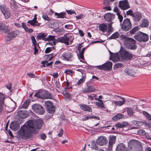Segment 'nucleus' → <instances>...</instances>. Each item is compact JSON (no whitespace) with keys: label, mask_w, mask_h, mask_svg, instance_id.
Returning <instances> with one entry per match:
<instances>
[{"label":"nucleus","mask_w":151,"mask_h":151,"mask_svg":"<svg viewBox=\"0 0 151 151\" xmlns=\"http://www.w3.org/2000/svg\"><path fill=\"white\" fill-rule=\"evenodd\" d=\"M31 39L34 46H35V45H37V42L34 36H31Z\"/></svg>","instance_id":"obj_51"},{"label":"nucleus","mask_w":151,"mask_h":151,"mask_svg":"<svg viewBox=\"0 0 151 151\" xmlns=\"http://www.w3.org/2000/svg\"><path fill=\"white\" fill-rule=\"evenodd\" d=\"M127 15H130L133 17L134 13H133V12L132 10L130 9L127 12Z\"/></svg>","instance_id":"obj_53"},{"label":"nucleus","mask_w":151,"mask_h":151,"mask_svg":"<svg viewBox=\"0 0 151 151\" xmlns=\"http://www.w3.org/2000/svg\"><path fill=\"white\" fill-rule=\"evenodd\" d=\"M119 36V34L118 32H115L109 37L110 39H115L118 38Z\"/></svg>","instance_id":"obj_40"},{"label":"nucleus","mask_w":151,"mask_h":151,"mask_svg":"<svg viewBox=\"0 0 151 151\" xmlns=\"http://www.w3.org/2000/svg\"><path fill=\"white\" fill-rule=\"evenodd\" d=\"M133 123L136 126H139V124H143L142 122L140 121L137 122L135 121H133Z\"/></svg>","instance_id":"obj_54"},{"label":"nucleus","mask_w":151,"mask_h":151,"mask_svg":"<svg viewBox=\"0 0 151 151\" xmlns=\"http://www.w3.org/2000/svg\"><path fill=\"white\" fill-rule=\"evenodd\" d=\"M80 107L84 111H88L89 112L92 111V109L89 106L83 104L81 105Z\"/></svg>","instance_id":"obj_31"},{"label":"nucleus","mask_w":151,"mask_h":151,"mask_svg":"<svg viewBox=\"0 0 151 151\" xmlns=\"http://www.w3.org/2000/svg\"><path fill=\"white\" fill-rule=\"evenodd\" d=\"M26 32L29 33H32L33 31V29L31 28H28L27 27L25 30Z\"/></svg>","instance_id":"obj_62"},{"label":"nucleus","mask_w":151,"mask_h":151,"mask_svg":"<svg viewBox=\"0 0 151 151\" xmlns=\"http://www.w3.org/2000/svg\"><path fill=\"white\" fill-rule=\"evenodd\" d=\"M42 122L40 119L28 121L21 127L18 132L19 136L25 140L30 138L33 134L37 133L38 130L41 128Z\"/></svg>","instance_id":"obj_1"},{"label":"nucleus","mask_w":151,"mask_h":151,"mask_svg":"<svg viewBox=\"0 0 151 151\" xmlns=\"http://www.w3.org/2000/svg\"><path fill=\"white\" fill-rule=\"evenodd\" d=\"M66 13L64 12H61L60 13H58L56 12L55 13V15L57 16L58 18H64L65 17Z\"/></svg>","instance_id":"obj_39"},{"label":"nucleus","mask_w":151,"mask_h":151,"mask_svg":"<svg viewBox=\"0 0 151 151\" xmlns=\"http://www.w3.org/2000/svg\"><path fill=\"white\" fill-rule=\"evenodd\" d=\"M62 57L64 60L67 61H72L73 58V55L70 52H67L64 53L62 55Z\"/></svg>","instance_id":"obj_17"},{"label":"nucleus","mask_w":151,"mask_h":151,"mask_svg":"<svg viewBox=\"0 0 151 151\" xmlns=\"http://www.w3.org/2000/svg\"><path fill=\"white\" fill-rule=\"evenodd\" d=\"M48 24L50 28H53L54 27V23L53 21H51L50 18L48 17Z\"/></svg>","instance_id":"obj_45"},{"label":"nucleus","mask_w":151,"mask_h":151,"mask_svg":"<svg viewBox=\"0 0 151 151\" xmlns=\"http://www.w3.org/2000/svg\"><path fill=\"white\" fill-rule=\"evenodd\" d=\"M20 34V32L17 30H15L10 32L7 35L6 37V40L7 41H10L19 35Z\"/></svg>","instance_id":"obj_13"},{"label":"nucleus","mask_w":151,"mask_h":151,"mask_svg":"<svg viewBox=\"0 0 151 151\" xmlns=\"http://www.w3.org/2000/svg\"><path fill=\"white\" fill-rule=\"evenodd\" d=\"M91 147L92 149H94L95 150H97L98 149V147L94 142H93L91 144Z\"/></svg>","instance_id":"obj_49"},{"label":"nucleus","mask_w":151,"mask_h":151,"mask_svg":"<svg viewBox=\"0 0 151 151\" xmlns=\"http://www.w3.org/2000/svg\"><path fill=\"white\" fill-rule=\"evenodd\" d=\"M119 7L122 10H126L130 8L129 3L127 0L120 1Z\"/></svg>","instance_id":"obj_11"},{"label":"nucleus","mask_w":151,"mask_h":151,"mask_svg":"<svg viewBox=\"0 0 151 151\" xmlns=\"http://www.w3.org/2000/svg\"><path fill=\"white\" fill-rule=\"evenodd\" d=\"M120 9L116 6H115L114 8V12L116 13V14L118 16V18L119 19L120 22H121L123 19V17L121 15L120 13Z\"/></svg>","instance_id":"obj_24"},{"label":"nucleus","mask_w":151,"mask_h":151,"mask_svg":"<svg viewBox=\"0 0 151 151\" xmlns=\"http://www.w3.org/2000/svg\"><path fill=\"white\" fill-rule=\"evenodd\" d=\"M30 100L28 99L22 105V107L24 109H26L29 106Z\"/></svg>","instance_id":"obj_41"},{"label":"nucleus","mask_w":151,"mask_h":151,"mask_svg":"<svg viewBox=\"0 0 151 151\" xmlns=\"http://www.w3.org/2000/svg\"><path fill=\"white\" fill-rule=\"evenodd\" d=\"M86 77V76H84L80 79L77 82V84L79 85L81 84L85 80Z\"/></svg>","instance_id":"obj_48"},{"label":"nucleus","mask_w":151,"mask_h":151,"mask_svg":"<svg viewBox=\"0 0 151 151\" xmlns=\"http://www.w3.org/2000/svg\"><path fill=\"white\" fill-rule=\"evenodd\" d=\"M96 90L94 87L92 86H88L83 90L82 92L84 93H88L94 92Z\"/></svg>","instance_id":"obj_20"},{"label":"nucleus","mask_w":151,"mask_h":151,"mask_svg":"<svg viewBox=\"0 0 151 151\" xmlns=\"http://www.w3.org/2000/svg\"><path fill=\"white\" fill-rule=\"evenodd\" d=\"M86 47H84L82 48L81 50L79 51V54L78 55V56L79 59H82L83 60H84V58L83 56V52L85 50H86Z\"/></svg>","instance_id":"obj_29"},{"label":"nucleus","mask_w":151,"mask_h":151,"mask_svg":"<svg viewBox=\"0 0 151 151\" xmlns=\"http://www.w3.org/2000/svg\"><path fill=\"white\" fill-rule=\"evenodd\" d=\"M132 27V24L129 19L127 18L124 19L122 26V29L124 31H127Z\"/></svg>","instance_id":"obj_9"},{"label":"nucleus","mask_w":151,"mask_h":151,"mask_svg":"<svg viewBox=\"0 0 151 151\" xmlns=\"http://www.w3.org/2000/svg\"><path fill=\"white\" fill-rule=\"evenodd\" d=\"M149 25V22L148 21L144 19L142 21V24L140 25L141 27H145L148 26Z\"/></svg>","instance_id":"obj_38"},{"label":"nucleus","mask_w":151,"mask_h":151,"mask_svg":"<svg viewBox=\"0 0 151 151\" xmlns=\"http://www.w3.org/2000/svg\"><path fill=\"white\" fill-rule=\"evenodd\" d=\"M5 99L4 95L2 93H0V113L2 109V106L4 103V100Z\"/></svg>","instance_id":"obj_27"},{"label":"nucleus","mask_w":151,"mask_h":151,"mask_svg":"<svg viewBox=\"0 0 151 151\" xmlns=\"http://www.w3.org/2000/svg\"><path fill=\"white\" fill-rule=\"evenodd\" d=\"M27 23H30L31 25L33 26L39 25L37 21V17L36 15H35V17L32 20L28 21Z\"/></svg>","instance_id":"obj_32"},{"label":"nucleus","mask_w":151,"mask_h":151,"mask_svg":"<svg viewBox=\"0 0 151 151\" xmlns=\"http://www.w3.org/2000/svg\"><path fill=\"white\" fill-rule=\"evenodd\" d=\"M114 139H111L109 141V146L108 148L111 149L112 147V145L114 142Z\"/></svg>","instance_id":"obj_50"},{"label":"nucleus","mask_w":151,"mask_h":151,"mask_svg":"<svg viewBox=\"0 0 151 151\" xmlns=\"http://www.w3.org/2000/svg\"><path fill=\"white\" fill-rule=\"evenodd\" d=\"M115 17V15L110 13H108L105 14L104 17L105 19L108 22H110Z\"/></svg>","instance_id":"obj_19"},{"label":"nucleus","mask_w":151,"mask_h":151,"mask_svg":"<svg viewBox=\"0 0 151 151\" xmlns=\"http://www.w3.org/2000/svg\"><path fill=\"white\" fill-rule=\"evenodd\" d=\"M1 10L4 15L5 18L7 19L11 16L9 9L5 5H2L0 6Z\"/></svg>","instance_id":"obj_10"},{"label":"nucleus","mask_w":151,"mask_h":151,"mask_svg":"<svg viewBox=\"0 0 151 151\" xmlns=\"http://www.w3.org/2000/svg\"><path fill=\"white\" fill-rule=\"evenodd\" d=\"M115 96L122 99V100L121 101H112V103L114 104L116 106H121L123 105L125 103V99L124 98L117 95H115Z\"/></svg>","instance_id":"obj_16"},{"label":"nucleus","mask_w":151,"mask_h":151,"mask_svg":"<svg viewBox=\"0 0 151 151\" xmlns=\"http://www.w3.org/2000/svg\"><path fill=\"white\" fill-rule=\"evenodd\" d=\"M47 34L46 33L40 34L37 35V39H42L45 41H47Z\"/></svg>","instance_id":"obj_33"},{"label":"nucleus","mask_w":151,"mask_h":151,"mask_svg":"<svg viewBox=\"0 0 151 151\" xmlns=\"http://www.w3.org/2000/svg\"><path fill=\"white\" fill-rule=\"evenodd\" d=\"M72 37V35L69 34L68 33L64 34V36L62 37L63 43L68 45L69 44V42H71L73 40Z\"/></svg>","instance_id":"obj_12"},{"label":"nucleus","mask_w":151,"mask_h":151,"mask_svg":"<svg viewBox=\"0 0 151 151\" xmlns=\"http://www.w3.org/2000/svg\"><path fill=\"white\" fill-rule=\"evenodd\" d=\"M73 71L71 70H65V73L67 74H70V73H72Z\"/></svg>","instance_id":"obj_63"},{"label":"nucleus","mask_w":151,"mask_h":151,"mask_svg":"<svg viewBox=\"0 0 151 151\" xmlns=\"http://www.w3.org/2000/svg\"><path fill=\"white\" fill-rule=\"evenodd\" d=\"M20 126L17 122L11 123L10 124V127L11 129L14 131L17 130L19 128Z\"/></svg>","instance_id":"obj_23"},{"label":"nucleus","mask_w":151,"mask_h":151,"mask_svg":"<svg viewBox=\"0 0 151 151\" xmlns=\"http://www.w3.org/2000/svg\"><path fill=\"white\" fill-rule=\"evenodd\" d=\"M124 38V47L128 49L135 50L137 47L136 41L134 39L122 36V38Z\"/></svg>","instance_id":"obj_3"},{"label":"nucleus","mask_w":151,"mask_h":151,"mask_svg":"<svg viewBox=\"0 0 151 151\" xmlns=\"http://www.w3.org/2000/svg\"><path fill=\"white\" fill-rule=\"evenodd\" d=\"M120 58H121L120 57L119 54L116 53L111 55L110 58V60H112L114 62H115L119 61L120 60Z\"/></svg>","instance_id":"obj_25"},{"label":"nucleus","mask_w":151,"mask_h":151,"mask_svg":"<svg viewBox=\"0 0 151 151\" xmlns=\"http://www.w3.org/2000/svg\"><path fill=\"white\" fill-rule=\"evenodd\" d=\"M116 127L123 128L124 127L128 126V124L127 122H123L121 123H118L116 124Z\"/></svg>","instance_id":"obj_35"},{"label":"nucleus","mask_w":151,"mask_h":151,"mask_svg":"<svg viewBox=\"0 0 151 151\" xmlns=\"http://www.w3.org/2000/svg\"><path fill=\"white\" fill-rule=\"evenodd\" d=\"M17 114L20 118L22 119L25 118L27 117L25 111H19L17 112Z\"/></svg>","instance_id":"obj_34"},{"label":"nucleus","mask_w":151,"mask_h":151,"mask_svg":"<svg viewBox=\"0 0 151 151\" xmlns=\"http://www.w3.org/2000/svg\"><path fill=\"white\" fill-rule=\"evenodd\" d=\"M119 56L122 60H129L133 58L132 53L124 49H122L120 51Z\"/></svg>","instance_id":"obj_4"},{"label":"nucleus","mask_w":151,"mask_h":151,"mask_svg":"<svg viewBox=\"0 0 151 151\" xmlns=\"http://www.w3.org/2000/svg\"><path fill=\"white\" fill-rule=\"evenodd\" d=\"M134 39L137 40L140 42H146L149 39L147 35L141 32H139L134 36Z\"/></svg>","instance_id":"obj_5"},{"label":"nucleus","mask_w":151,"mask_h":151,"mask_svg":"<svg viewBox=\"0 0 151 151\" xmlns=\"http://www.w3.org/2000/svg\"><path fill=\"white\" fill-rule=\"evenodd\" d=\"M97 144L100 146H103L108 143L107 138L104 136H101L99 137L96 141Z\"/></svg>","instance_id":"obj_15"},{"label":"nucleus","mask_w":151,"mask_h":151,"mask_svg":"<svg viewBox=\"0 0 151 151\" xmlns=\"http://www.w3.org/2000/svg\"><path fill=\"white\" fill-rule=\"evenodd\" d=\"M116 151H127V149L125 145L122 143L119 144L116 148Z\"/></svg>","instance_id":"obj_26"},{"label":"nucleus","mask_w":151,"mask_h":151,"mask_svg":"<svg viewBox=\"0 0 151 151\" xmlns=\"http://www.w3.org/2000/svg\"><path fill=\"white\" fill-rule=\"evenodd\" d=\"M41 139H45L46 137V135L44 134H42L40 135Z\"/></svg>","instance_id":"obj_64"},{"label":"nucleus","mask_w":151,"mask_h":151,"mask_svg":"<svg viewBox=\"0 0 151 151\" xmlns=\"http://www.w3.org/2000/svg\"><path fill=\"white\" fill-rule=\"evenodd\" d=\"M54 56L53 54L52 53L51 54L48 55V61L51 60Z\"/></svg>","instance_id":"obj_60"},{"label":"nucleus","mask_w":151,"mask_h":151,"mask_svg":"<svg viewBox=\"0 0 151 151\" xmlns=\"http://www.w3.org/2000/svg\"><path fill=\"white\" fill-rule=\"evenodd\" d=\"M143 114L146 117L147 119L148 120H151V115L147 112L143 111Z\"/></svg>","instance_id":"obj_43"},{"label":"nucleus","mask_w":151,"mask_h":151,"mask_svg":"<svg viewBox=\"0 0 151 151\" xmlns=\"http://www.w3.org/2000/svg\"><path fill=\"white\" fill-rule=\"evenodd\" d=\"M7 24V23H6V24L5 23H0V31L5 33L8 32L9 26Z\"/></svg>","instance_id":"obj_18"},{"label":"nucleus","mask_w":151,"mask_h":151,"mask_svg":"<svg viewBox=\"0 0 151 151\" xmlns=\"http://www.w3.org/2000/svg\"><path fill=\"white\" fill-rule=\"evenodd\" d=\"M55 111V108L52 102L48 101V118H50L53 115Z\"/></svg>","instance_id":"obj_7"},{"label":"nucleus","mask_w":151,"mask_h":151,"mask_svg":"<svg viewBox=\"0 0 151 151\" xmlns=\"http://www.w3.org/2000/svg\"><path fill=\"white\" fill-rule=\"evenodd\" d=\"M63 133V129H61L60 130L59 133L58 134V135L59 137L62 136Z\"/></svg>","instance_id":"obj_61"},{"label":"nucleus","mask_w":151,"mask_h":151,"mask_svg":"<svg viewBox=\"0 0 151 151\" xmlns=\"http://www.w3.org/2000/svg\"><path fill=\"white\" fill-rule=\"evenodd\" d=\"M66 11L69 14H75V15H76V13L74 10H66Z\"/></svg>","instance_id":"obj_55"},{"label":"nucleus","mask_w":151,"mask_h":151,"mask_svg":"<svg viewBox=\"0 0 151 151\" xmlns=\"http://www.w3.org/2000/svg\"><path fill=\"white\" fill-rule=\"evenodd\" d=\"M123 66V65L121 63H117L115 64L114 66V69H117L120 68Z\"/></svg>","instance_id":"obj_46"},{"label":"nucleus","mask_w":151,"mask_h":151,"mask_svg":"<svg viewBox=\"0 0 151 151\" xmlns=\"http://www.w3.org/2000/svg\"><path fill=\"white\" fill-rule=\"evenodd\" d=\"M55 36L50 35L48 37V44L55 45L56 44Z\"/></svg>","instance_id":"obj_22"},{"label":"nucleus","mask_w":151,"mask_h":151,"mask_svg":"<svg viewBox=\"0 0 151 151\" xmlns=\"http://www.w3.org/2000/svg\"><path fill=\"white\" fill-rule=\"evenodd\" d=\"M123 116V115L122 114H118L114 116L113 117L112 119L114 121H117L122 118Z\"/></svg>","instance_id":"obj_36"},{"label":"nucleus","mask_w":151,"mask_h":151,"mask_svg":"<svg viewBox=\"0 0 151 151\" xmlns=\"http://www.w3.org/2000/svg\"><path fill=\"white\" fill-rule=\"evenodd\" d=\"M112 27L111 24H108V30H107V32H111L112 30Z\"/></svg>","instance_id":"obj_57"},{"label":"nucleus","mask_w":151,"mask_h":151,"mask_svg":"<svg viewBox=\"0 0 151 151\" xmlns=\"http://www.w3.org/2000/svg\"><path fill=\"white\" fill-rule=\"evenodd\" d=\"M12 83L11 82H9L6 85V88L11 91L12 88Z\"/></svg>","instance_id":"obj_56"},{"label":"nucleus","mask_w":151,"mask_h":151,"mask_svg":"<svg viewBox=\"0 0 151 151\" xmlns=\"http://www.w3.org/2000/svg\"><path fill=\"white\" fill-rule=\"evenodd\" d=\"M34 96L43 99H47V92L45 90H42L36 93Z\"/></svg>","instance_id":"obj_14"},{"label":"nucleus","mask_w":151,"mask_h":151,"mask_svg":"<svg viewBox=\"0 0 151 151\" xmlns=\"http://www.w3.org/2000/svg\"><path fill=\"white\" fill-rule=\"evenodd\" d=\"M140 27H136L133 28L130 31V33L134 34L136 31L139 30Z\"/></svg>","instance_id":"obj_44"},{"label":"nucleus","mask_w":151,"mask_h":151,"mask_svg":"<svg viewBox=\"0 0 151 151\" xmlns=\"http://www.w3.org/2000/svg\"><path fill=\"white\" fill-rule=\"evenodd\" d=\"M107 25L103 23L100 24L99 26V29L103 32H106L107 30Z\"/></svg>","instance_id":"obj_30"},{"label":"nucleus","mask_w":151,"mask_h":151,"mask_svg":"<svg viewBox=\"0 0 151 151\" xmlns=\"http://www.w3.org/2000/svg\"><path fill=\"white\" fill-rule=\"evenodd\" d=\"M133 17L135 22H139L142 18V15L140 12H137L134 13Z\"/></svg>","instance_id":"obj_21"},{"label":"nucleus","mask_w":151,"mask_h":151,"mask_svg":"<svg viewBox=\"0 0 151 151\" xmlns=\"http://www.w3.org/2000/svg\"><path fill=\"white\" fill-rule=\"evenodd\" d=\"M56 42H60L63 43L62 37H61L58 38L56 40Z\"/></svg>","instance_id":"obj_58"},{"label":"nucleus","mask_w":151,"mask_h":151,"mask_svg":"<svg viewBox=\"0 0 151 151\" xmlns=\"http://www.w3.org/2000/svg\"><path fill=\"white\" fill-rule=\"evenodd\" d=\"M41 63L42 64V66L43 67H45L46 66H47V61H43L41 62Z\"/></svg>","instance_id":"obj_59"},{"label":"nucleus","mask_w":151,"mask_h":151,"mask_svg":"<svg viewBox=\"0 0 151 151\" xmlns=\"http://www.w3.org/2000/svg\"><path fill=\"white\" fill-rule=\"evenodd\" d=\"M128 114L130 116H132L133 114V110L131 108H127V109Z\"/></svg>","instance_id":"obj_47"},{"label":"nucleus","mask_w":151,"mask_h":151,"mask_svg":"<svg viewBox=\"0 0 151 151\" xmlns=\"http://www.w3.org/2000/svg\"><path fill=\"white\" fill-rule=\"evenodd\" d=\"M63 95L66 97L70 98L71 97V94L66 90H65L63 92Z\"/></svg>","instance_id":"obj_42"},{"label":"nucleus","mask_w":151,"mask_h":151,"mask_svg":"<svg viewBox=\"0 0 151 151\" xmlns=\"http://www.w3.org/2000/svg\"><path fill=\"white\" fill-rule=\"evenodd\" d=\"M142 146L139 141L131 139L128 143L127 151H142Z\"/></svg>","instance_id":"obj_2"},{"label":"nucleus","mask_w":151,"mask_h":151,"mask_svg":"<svg viewBox=\"0 0 151 151\" xmlns=\"http://www.w3.org/2000/svg\"><path fill=\"white\" fill-rule=\"evenodd\" d=\"M99 102H96V105L99 107L101 108H104L105 107L104 106V104L103 103V101L102 100H99Z\"/></svg>","instance_id":"obj_37"},{"label":"nucleus","mask_w":151,"mask_h":151,"mask_svg":"<svg viewBox=\"0 0 151 151\" xmlns=\"http://www.w3.org/2000/svg\"><path fill=\"white\" fill-rule=\"evenodd\" d=\"M85 16V15L83 14H80L79 15L76 16V20L81 19H83Z\"/></svg>","instance_id":"obj_52"},{"label":"nucleus","mask_w":151,"mask_h":151,"mask_svg":"<svg viewBox=\"0 0 151 151\" xmlns=\"http://www.w3.org/2000/svg\"><path fill=\"white\" fill-rule=\"evenodd\" d=\"M32 108L34 111L39 114H43L45 113L44 109L40 104H34L32 105Z\"/></svg>","instance_id":"obj_8"},{"label":"nucleus","mask_w":151,"mask_h":151,"mask_svg":"<svg viewBox=\"0 0 151 151\" xmlns=\"http://www.w3.org/2000/svg\"><path fill=\"white\" fill-rule=\"evenodd\" d=\"M124 72L127 75L131 76L134 77L135 75V72L132 69L129 68L125 69Z\"/></svg>","instance_id":"obj_28"},{"label":"nucleus","mask_w":151,"mask_h":151,"mask_svg":"<svg viewBox=\"0 0 151 151\" xmlns=\"http://www.w3.org/2000/svg\"><path fill=\"white\" fill-rule=\"evenodd\" d=\"M112 63L111 61H108L102 65L96 66V67L99 69L109 71L112 68Z\"/></svg>","instance_id":"obj_6"}]
</instances>
